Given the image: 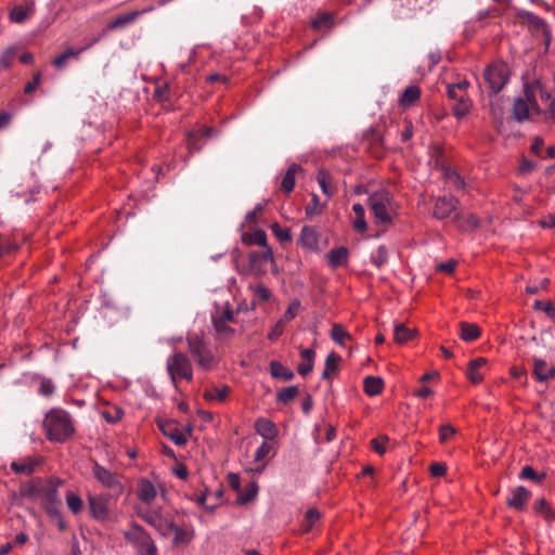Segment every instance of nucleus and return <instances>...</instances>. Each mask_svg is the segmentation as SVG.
Segmentation results:
<instances>
[{"mask_svg": "<svg viewBox=\"0 0 555 555\" xmlns=\"http://www.w3.org/2000/svg\"><path fill=\"white\" fill-rule=\"evenodd\" d=\"M383 388L384 382L378 376L370 375L366 376L363 380V390L370 397L379 395L383 391Z\"/></svg>", "mask_w": 555, "mask_h": 555, "instance_id": "31", "label": "nucleus"}, {"mask_svg": "<svg viewBox=\"0 0 555 555\" xmlns=\"http://www.w3.org/2000/svg\"><path fill=\"white\" fill-rule=\"evenodd\" d=\"M16 57V49L15 48H8L3 51V53L0 55V72L8 69L13 64L14 60Z\"/></svg>", "mask_w": 555, "mask_h": 555, "instance_id": "51", "label": "nucleus"}, {"mask_svg": "<svg viewBox=\"0 0 555 555\" xmlns=\"http://www.w3.org/2000/svg\"><path fill=\"white\" fill-rule=\"evenodd\" d=\"M519 477L541 483L545 478V474H538L531 466L526 465L521 468Z\"/></svg>", "mask_w": 555, "mask_h": 555, "instance_id": "52", "label": "nucleus"}, {"mask_svg": "<svg viewBox=\"0 0 555 555\" xmlns=\"http://www.w3.org/2000/svg\"><path fill=\"white\" fill-rule=\"evenodd\" d=\"M230 391L231 388L224 385L222 387H212L210 389H206L203 396L207 401L223 402L228 398Z\"/></svg>", "mask_w": 555, "mask_h": 555, "instance_id": "33", "label": "nucleus"}, {"mask_svg": "<svg viewBox=\"0 0 555 555\" xmlns=\"http://www.w3.org/2000/svg\"><path fill=\"white\" fill-rule=\"evenodd\" d=\"M124 537L127 542L134 546L138 555H158L157 546L143 527L133 525L130 530L124 533Z\"/></svg>", "mask_w": 555, "mask_h": 555, "instance_id": "5", "label": "nucleus"}, {"mask_svg": "<svg viewBox=\"0 0 555 555\" xmlns=\"http://www.w3.org/2000/svg\"><path fill=\"white\" fill-rule=\"evenodd\" d=\"M352 211L354 214V219L352 220L353 229L361 233L364 232L367 229L364 207L360 203H356L352 205Z\"/></svg>", "mask_w": 555, "mask_h": 555, "instance_id": "34", "label": "nucleus"}, {"mask_svg": "<svg viewBox=\"0 0 555 555\" xmlns=\"http://www.w3.org/2000/svg\"><path fill=\"white\" fill-rule=\"evenodd\" d=\"M509 69L505 63H493L483 73L485 88L490 94L499 93L507 83Z\"/></svg>", "mask_w": 555, "mask_h": 555, "instance_id": "7", "label": "nucleus"}, {"mask_svg": "<svg viewBox=\"0 0 555 555\" xmlns=\"http://www.w3.org/2000/svg\"><path fill=\"white\" fill-rule=\"evenodd\" d=\"M333 16L330 13H318L314 20L311 23L313 29H322V28H332L333 27Z\"/></svg>", "mask_w": 555, "mask_h": 555, "instance_id": "49", "label": "nucleus"}, {"mask_svg": "<svg viewBox=\"0 0 555 555\" xmlns=\"http://www.w3.org/2000/svg\"><path fill=\"white\" fill-rule=\"evenodd\" d=\"M317 181L327 198H331L335 195L336 188L333 185V179L330 172L324 169H320L317 175Z\"/></svg>", "mask_w": 555, "mask_h": 555, "instance_id": "27", "label": "nucleus"}, {"mask_svg": "<svg viewBox=\"0 0 555 555\" xmlns=\"http://www.w3.org/2000/svg\"><path fill=\"white\" fill-rule=\"evenodd\" d=\"M456 220L459 228L463 231H470L478 228L479 225V219L473 214H468L462 217L456 215Z\"/></svg>", "mask_w": 555, "mask_h": 555, "instance_id": "45", "label": "nucleus"}, {"mask_svg": "<svg viewBox=\"0 0 555 555\" xmlns=\"http://www.w3.org/2000/svg\"><path fill=\"white\" fill-rule=\"evenodd\" d=\"M299 393V389L297 386H288L276 393V401L280 403L287 404L293 401Z\"/></svg>", "mask_w": 555, "mask_h": 555, "instance_id": "47", "label": "nucleus"}, {"mask_svg": "<svg viewBox=\"0 0 555 555\" xmlns=\"http://www.w3.org/2000/svg\"><path fill=\"white\" fill-rule=\"evenodd\" d=\"M243 242L249 245H258L264 248L269 247L267 245V234L263 230H257L250 234H245L243 237Z\"/></svg>", "mask_w": 555, "mask_h": 555, "instance_id": "42", "label": "nucleus"}, {"mask_svg": "<svg viewBox=\"0 0 555 555\" xmlns=\"http://www.w3.org/2000/svg\"><path fill=\"white\" fill-rule=\"evenodd\" d=\"M42 463L41 457L37 456H25L17 461H13L10 464L12 472L18 475L29 476L35 473L38 466Z\"/></svg>", "mask_w": 555, "mask_h": 555, "instance_id": "16", "label": "nucleus"}, {"mask_svg": "<svg viewBox=\"0 0 555 555\" xmlns=\"http://www.w3.org/2000/svg\"><path fill=\"white\" fill-rule=\"evenodd\" d=\"M186 340L190 353L201 369L209 371L218 364V359L202 336L192 334L188 336Z\"/></svg>", "mask_w": 555, "mask_h": 555, "instance_id": "3", "label": "nucleus"}, {"mask_svg": "<svg viewBox=\"0 0 555 555\" xmlns=\"http://www.w3.org/2000/svg\"><path fill=\"white\" fill-rule=\"evenodd\" d=\"M371 261L377 268L383 267L388 261V250L385 246H379L371 256Z\"/></svg>", "mask_w": 555, "mask_h": 555, "instance_id": "53", "label": "nucleus"}, {"mask_svg": "<svg viewBox=\"0 0 555 555\" xmlns=\"http://www.w3.org/2000/svg\"><path fill=\"white\" fill-rule=\"evenodd\" d=\"M21 494L27 498H35L41 501L42 507L48 515H56L61 509L62 501L59 495V489L52 481L41 482L40 480L22 488Z\"/></svg>", "mask_w": 555, "mask_h": 555, "instance_id": "2", "label": "nucleus"}, {"mask_svg": "<svg viewBox=\"0 0 555 555\" xmlns=\"http://www.w3.org/2000/svg\"><path fill=\"white\" fill-rule=\"evenodd\" d=\"M66 504L68 509L74 514L78 515L83 509V501L79 494L68 491L65 495Z\"/></svg>", "mask_w": 555, "mask_h": 555, "instance_id": "41", "label": "nucleus"}, {"mask_svg": "<svg viewBox=\"0 0 555 555\" xmlns=\"http://www.w3.org/2000/svg\"><path fill=\"white\" fill-rule=\"evenodd\" d=\"M301 171H302V168H301V166H300V165H298V164H292V165L287 168V170H286V172H285V175H284V177H283V179H282V181H281V190H282L285 194H289V193L294 190V188H295L296 175H297L298 172H301Z\"/></svg>", "mask_w": 555, "mask_h": 555, "instance_id": "24", "label": "nucleus"}, {"mask_svg": "<svg viewBox=\"0 0 555 555\" xmlns=\"http://www.w3.org/2000/svg\"><path fill=\"white\" fill-rule=\"evenodd\" d=\"M421 93L420 87L415 85L406 87L399 99L400 105L404 108L413 106L420 100Z\"/></svg>", "mask_w": 555, "mask_h": 555, "instance_id": "26", "label": "nucleus"}, {"mask_svg": "<svg viewBox=\"0 0 555 555\" xmlns=\"http://www.w3.org/2000/svg\"><path fill=\"white\" fill-rule=\"evenodd\" d=\"M258 493V486L256 482L248 483L243 490L238 491L236 503L245 505L253 501Z\"/></svg>", "mask_w": 555, "mask_h": 555, "instance_id": "35", "label": "nucleus"}, {"mask_svg": "<svg viewBox=\"0 0 555 555\" xmlns=\"http://www.w3.org/2000/svg\"><path fill=\"white\" fill-rule=\"evenodd\" d=\"M331 338L336 344L344 347L347 341L351 340V335L341 324L335 323L331 328Z\"/></svg>", "mask_w": 555, "mask_h": 555, "instance_id": "37", "label": "nucleus"}, {"mask_svg": "<svg viewBox=\"0 0 555 555\" xmlns=\"http://www.w3.org/2000/svg\"><path fill=\"white\" fill-rule=\"evenodd\" d=\"M348 249L344 246L333 248L327 254V260L331 268L336 269L348 263Z\"/></svg>", "mask_w": 555, "mask_h": 555, "instance_id": "25", "label": "nucleus"}, {"mask_svg": "<svg viewBox=\"0 0 555 555\" xmlns=\"http://www.w3.org/2000/svg\"><path fill=\"white\" fill-rule=\"evenodd\" d=\"M533 308L543 310L551 319L555 320V305L551 301L535 300Z\"/></svg>", "mask_w": 555, "mask_h": 555, "instance_id": "58", "label": "nucleus"}, {"mask_svg": "<svg viewBox=\"0 0 555 555\" xmlns=\"http://www.w3.org/2000/svg\"><path fill=\"white\" fill-rule=\"evenodd\" d=\"M487 360L485 358H476L468 363L466 376L473 384H479L483 379L482 369L486 367Z\"/></svg>", "mask_w": 555, "mask_h": 555, "instance_id": "23", "label": "nucleus"}, {"mask_svg": "<svg viewBox=\"0 0 555 555\" xmlns=\"http://www.w3.org/2000/svg\"><path fill=\"white\" fill-rule=\"evenodd\" d=\"M299 307H300L299 301L292 302L283 315V319H282L283 322L286 323V322L292 321L297 315Z\"/></svg>", "mask_w": 555, "mask_h": 555, "instance_id": "62", "label": "nucleus"}, {"mask_svg": "<svg viewBox=\"0 0 555 555\" xmlns=\"http://www.w3.org/2000/svg\"><path fill=\"white\" fill-rule=\"evenodd\" d=\"M269 262H273V253L270 247L261 251H251L249 254L250 269L257 274L264 273Z\"/></svg>", "mask_w": 555, "mask_h": 555, "instance_id": "15", "label": "nucleus"}, {"mask_svg": "<svg viewBox=\"0 0 555 555\" xmlns=\"http://www.w3.org/2000/svg\"><path fill=\"white\" fill-rule=\"evenodd\" d=\"M389 441V438L386 435H380L377 438L371 440L372 449L378 453L384 454L386 452V446Z\"/></svg>", "mask_w": 555, "mask_h": 555, "instance_id": "56", "label": "nucleus"}, {"mask_svg": "<svg viewBox=\"0 0 555 555\" xmlns=\"http://www.w3.org/2000/svg\"><path fill=\"white\" fill-rule=\"evenodd\" d=\"M166 369L175 386L180 380L191 382L193 379V369L188 356L181 351H176L167 358Z\"/></svg>", "mask_w": 555, "mask_h": 555, "instance_id": "4", "label": "nucleus"}, {"mask_svg": "<svg viewBox=\"0 0 555 555\" xmlns=\"http://www.w3.org/2000/svg\"><path fill=\"white\" fill-rule=\"evenodd\" d=\"M271 231L281 243H289L292 241L291 230L288 228H282L278 222L271 225Z\"/></svg>", "mask_w": 555, "mask_h": 555, "instance_id": "54", "label": "nucleus"}, {"mask_svg": "<svg viewBox=\"0 0 555 555\" xmlns=\"http://www.w3.org/2000/svg\"><path fill=\"white\" fill-rule=\"evenodd\" d=\"M459 201L454 196H441L437 198L434 205V217L437 219H446L455 211Z\"/></svg>", "mask_w": 555, "mask_h": 555, "instance_id": "18", "label": "nucleus"}, {"mask_svg": "<svg viewBox=\"0 0 555 555\" xmlns=\"http://www.w3.org/2000/svg\"><path fill=\"white\" fill-rule=\"evenodd\" d=\"M300 356L302 362L299 363L297 371L301 376H306L313 370L315 352L311 348H306L301 350Z\"/></svg>", "mask_w": 555, "mask_h": 555, "instance_id": "28", "label": "nucleus"}, {"mask_svg": "<svg viewBox=\"0 0 555 555\" xmlns=\"http://www.w3.org/2000/svg\"><path fill=\"white\" fill-rule=\"evenodd\" d=\"M43 429L49 441L63 443L74 436L75 424L67 411L54 408L46 414Z\"/></svg>", "mask_w": 555, "mask_h": 555, "instance_id": "1", "label": "nucleus"}, {"mask_svg": "<svg viewBox=\"0 0 555 555\" xmlns=\"http://www.w3.org/2000/svg\"><path fill=\"white\" fill-rule=\"evenodd\" d=\"M34 13V3L14 7L9 14L10 21L13 23H23Z\"/></svg>", "mask_w": 555, "mask_h": 555, "instance_id": "30", "label": "nucleus"}, {"mask_svg": "<svg viewBox=\"0 0 555 555\" xmlns=\"http://www.w3.org/2000/svg\"><path fill=\"white\" fill-rule=\"evenodd\" d=\"M472 107V102L468 96L461 98V100L455 101V104L452 107L453 114L456 118L461 119L465 117Z\"/></svg>", "mask_w": 555, "mask_h": 555, "instance_id": "46", "label": "nucleus"}, {"mask_svg": "<svg viewBox=\"0 0 555 555\" xmlns=\"http://www.w3.org/2000/svg\"><path fill=\"white\" fill-rule=\"evenodd\" d=\"M480 336L478 325L474 323H461V338L465 341H474Z\"/></svg>", "mask_w": 555, "mask_h": 555, "instance_id": "39", "label": "nucleus"}, {"mask_svg": "<svg viewBox=\"0 0 555 555\" xmlns=\"http://www.w3.org/2000/svg\"><path fill=\"white\" fill-rule=\"evenodd\" d=\"M526 101L534 106H539V100L547 102L550 94L544 90L540 80H532L531 82L526 81L524 83V96Z\"/></svg>", "mask_w": 555, "mask_h": 555, "instance_id": "12", "label": "nucleus"}, {"mask_svg": "<svg viewBox=\"0 0 555 555\" xmlns=\"http://www.w3.org/2000/svg\"><path fill=\"white\" fill-rule=\"evenodd\" d=\"M92 474L95 480L105 489L109 490L116 498L120 496L125 490L122 476L117 472L111 470L105 466L94 462Z\"/></svg>", "mask_w": 555, "mask_h": 555, "instance_id": "6", "label": "nucleus"}, {"mask_svg": "<svg viewBox=\"0 0 555 555\" xmlns=\"http://www.w3.org/2000/svg\"><path fill=\"white\" fill-rule=\"evenodd\" d=\"M533 509L537 514L542 515L546 520L555 519V512L551 508L544 498L535 501Z\"/></svg>", "mask_w": 555, "mask_h": 555, "instance_id": "44", "label": "nucleus"}, {"mask_svg": "<svg viewBox=\"0 0 555 555\" xmlns=\"http://www.w3.org/2000/svg\"><path fill=\"white\" fill-rule=\"evenodd\" d=\"M156 495L157 491L152 481L146 478H141L138 481L137 496L141 502L151 504L155 500Z\"/></svg>", "mask_w": 555, "mask_h": 555, "instance_id": "21", "label": "nucleus"}, {"mask_svg": "<svg viewBox=\"0 0 555 555\" xmlns=\"http://www.w3.org/2000/svg\"><path fill=\"white\" fill-rule=\"evenodd\" d=\"M231 322H234V312L229 308L212 315V325L218 339H229L232 337L234 330L229 326Z\"/></svg>", "mask_w": 555, "mask_h": 555, "instance_id": "11", "label": "nucleus"}, {"mask_svg": "<svg viewBox=\"0 0 555 555\" xmlns=\"http://www.w3.org/2000/svg\"><path fill=\"white\" fill-rule=\"evenodd\" d=\"M41 82V73L34 74L33 79L25 85L24 92L31 93Z\"/></svg>", "mask_w": 555, "mask_h": 555, "instance_id": "64", "label": "nucleus"}, {"mask_svg": "<svg viewBox=\"0 0 555 555\" xmlns=\"http://www.w3.org/2000/svg\"><path fill=\"white\" fill-rule=\"evenodd\" d=\"M531 498V492L522 486L513 488L506 499L507 507L515 511H524Z\"/></svg>", "mask_w": 555, "mask_h": 555, "instance_id": "14", "label": "nucleus"}, {"mask_svg": "<svg viewBox=\"0 0 555 555\" xmlns=\"http://www.w3.org/2000/svg\"><path fill=\"white\" fill-rule=\"evenodd\" d=\"M254 297L260 301H267L271 297V292L263 284H258L254 288Z\"/></svg>", "mask_w": 555, "mask_h": 555, "instance_id": "60", "label": "nucleus"}, {"mask_svg": "<svg viewBox=\"0 0 555 555\" xmlns=\"http://www.w3.org/2000/svg\"><path fill=\"white\" fill-rule=\"evenodd\" d=\"M270 373L273 378L285 382L292 380L295 376L294 372L279 361L270 362Z\"/></svg>", "mask_w": 555, "mask_h": 555, "instance_id": "32", "label": "nucleus"}, {"mask_svg": "<svg viewBox=\"0 0 555 555\" xmlns=\"http://www.w3.org/2000/svg\"><path fill=\"white\" fill-rule=\"evenodd\" d=\"M255 430L267 440H273L278 436L276 425L266 417H259L256 420Z\"/></svg>", "mask_w": 555, "mask_h": 555, "instance_id": "22", "label": "nucleus"}, {"mask_svg": "<svg viewBox=\"0 0 555 555\" xmlns=\"http://www.w3.org/2000/svg\"><path fill=\"white\" fill-rule=\"evenodd\" d=\"M415 331L412 328L406 327L404 324H397L393 330V340L402 345L409 340H411L414 335Z\"/></svg>", "mask_w": 555, "mask_h": 555, "instance_id": "36", "label": "nucleus"}, {"mask_svg": "<svg viewBox=\"0 0 555 555\" xmlns=\"http://www.w3.org/2000/svg\"><path fill=\"white\" fill-rule=\"evenodd\" d=\"M366 139L369 140L372 146L382 147L383 146V137L378 130L372 129L367 134Z\"/></svg>", "mask_w": 555, "mask_h": 555, "instance_id": "63", "label": "nucleus"}, {"mask_svg": "<svg viewBox=\"0 0 555 555\" xmlns=\"http://www.w3.org/2000/svg\"><path fill=\"white\" fill-rule=\"evenodd\" d=\"M532 373L538 382H546L555 376V367L541 358H534Z\"/></svg>", "mask_w": 555, "mask_h": 555, "instance_id": "20", "label": "nucleus"}, {"mask_svg": "<svg viewBox=\"0 0 555 555\" xmlns=\"http://www.w3.org/2000/svg\"><path fill=\"white\" fill-rule=\"evenodd\" d=\"M157 426L162 434L178 447L186 444L193 429L191 424L181 427L175 420L157 421Z\"/></svg>", "mask_w": 555, "mask_h": 555, "instance_id": "9", "label": "nucleus"}, {"mask_svg": "<svg viewBox=\"0 0 555 555\" xmlns=\"http://www.w3.org/2000/svg\"><path fill=\"white\" fill-rule=\"evenodd\" d=\"M392 195L387 190H378L369 196V206L377 223L387 224L391 222L390 205Z\"/></svg>", "mask_w": 555, "mask_h": 555, "instance_id": "8", "label": "nucleus"}, {"mask_svg": "<svg viewBox=\"0 0 555 555\" xmlns=\"http://www.w3.org/2000/svg\"><path fill=\"white\" fill-rule=\"evenodd\" d=\"M272 450V446L267 442V441H263L256 450L255 454H254V460L256 462H260V461H263L268 455L269 453L271 452Z\"/></svg>", "mask_w": 555, "mask_h": 555, "instance_id": "59", "label": "nucleus"}, {"mask_svg": "<svg viewBox=\"0 0 555 555\" xmlns=\"http://www.w3.org/2000/svg\"><path fill=\"white\" fill-rule=\"evenodd\" d=\"M540 106H534V104H530L522 96H518L514 101L513 105V116L514 118L521 122L530 117L532 114H540Z\"/></svg>", "mask_w": 555, "mask_h": 555, "instance_id": "17", "label": "nucleus"}, {"mask_svg": "<svg viewBox=\"0 0 555 555\" xmlns=\"http://www.w3.org/2000/svg\"><path fill=\"white\" fill-rule=\"evenodd\" d=\"M340 357L335 352H331L325 359V365L322 373L323 378H330V376L338 371Z\"/></svg>", "mask_w": 555, "mask_h": 555, "instance_id": "40", "label": "nucleus"}, {"mask_svg": "<svg viewBox=\"0 0 555 555\" xmlns=\"http://www.w3.org/2000/svg\"><path fill=\"white\" fill-rule=\"evenodd\" d=\"M102 417L109 424H115L124 417V411L117 405L108 406L102 411Z\"/></svg>", "mask_w": 555, "mask_h": 555, "instance_id": "48", "label": "nucleus"}, {"mask_svg": "<svg viewBox=\"0 0 555 555\" xmlns=\"http://www.w3.org/2000/svg\"><path fill=\"white\" fill-rule=\"evenodd\" d=\"M320 234L314 227L304 225L301 228L298 244L307 250L317 251L319 249Z\"/></svg>", "mask_w": 555, "mask_h": 555, "instance_id": "19", "label": "nucleus"}, {"mask_svg": "<svg viewBox=\"0 0 555 555\" xmlns=\"http://www.w3.org/2000/svg\"><path fill=\"white\" fill-rule=\"evenodd\" d=\"M55 385L50 378H42L40 380L38 392L43 397H51L54 393Z\"/></svg>", "mask_w": 555, "mask_h": 555, "instance_id": "57", "label": "nucleus"}, {"mask_svg": "<svg viewBox=\"0 0 555 555\" xmlns=\"http://www.w3.org/2000/svg\"><path fill=\"white\" fill-rule=\"evenodd\" d=\"M108 493H89L87 496L89 515L96 521H105L111 516Z\"/></svg>", "mask_w": 555, "mask_h": 555, "instance_id": "10", "label": "nucleus"}, {"mask_svg": "<svg viewBox=\"0 0 555 555\" xmlns=\"http://www.w3.org/2000/svg\"><path fill=\"white\" fill-rule=\"evenodd\" d=\"M163 537H169L175 528V522L171 518L159 514L154 527Z\"/></svg>", "mask_w": 555, "mask_h": 555, "instance_id": "38", "label": "nucleus"}, {"mask_svg": "<svg viewBox=\"0 0 555 555\" xmlns=\"http://www.w3.org/2000/svg\"><path fill=\"white\" fill-rule=\"evenodd\" d=\"M172 533H175L172 539V545L175 546L186 545L194 538V530L192 528L179 527L177 525H175Z\"/></svg>", "mask_w": 555, "mask_h": 555, "instance_id": "29", "label": "nucleus"}, {"mask_svg": "<svg viewBox=\"0 0 555 555\" xmlns=\"http://www.w3.org/2000/svg\"><path fill=\"white\" fill-rule=\"evenodd\" d=\"M456 434V429L450 424H443L439 427V442L446 443Z\"/></svg>", "mask_w": 555, "mask_h": 555, "instance_id": "55", "label": "nucleus"}, {"mask_svg": "<svg viewBox=\"0 0 555 555\" xmlns=\"http://www.w3.org/2000/svg\"><path fill=\"white\" fill-rule=\"evenodd\" d=\"M325 205L321 204L317 194H312L310 203L306 206L305 212L308 217L319 216L323 212Z\"/></svg>", "mask_w": 555, "mask_h": 555, "instance_id": "50", "label": "nucleus"}, {"mask_svg": "<svg viewBox=\"0 0 555 555\" xmlns=\"http://www.w3.org/2000/svg\"><path fill=\"white\" fill-rule=\"evenodd\" d=\"M139 15V12H129V13H126V14H122V15H119L117 16L115 20H113L109 24H108V28L109 29H117V28H122L129 24H131L132 22L135 21V18L138 17Z\"/></svg>", "mask_w": 555, "mask_h": 555, "instance_id": "43", "label": "nucleus"}, {"mask_svg": "<svg viewBox=\"0 0 555 555\" xmlns=\"http://www.w3.org/2000/svg\"><path fill=\"white\" fill-rule=\"evenodd\" d=\"M159 514H160V512H158V511H150L149 509V511H145V512H140L139 516L145 522H147L150 526H152L154 528Z\"/></svg>", "mask_w": 555, "mask_h": 555, "instance_id": "61", "label": "nucleus"}, {"mask_svg": "<svg viewBox=\"0 0 555 555\" xmlns=\"http://www.w3.org/2000/svg\"><path fill=\"white\" fill-rule=\"evenodd\" d=\"M98 41H99V39L96 38V39L92 40L91 42L87 43L85 47H80V48L68 47V48H66L64 52H62L60 55H57L56 57L53 59L52 65L59 70L63 69L69 60L78 61L80 59L81 53L85 52L86 50H88L89 48H91L92 44Z\"/></svg>", "mask_w": 555, "mask_h": 555, "instance_id": "13", "label": "nucleus"}]
</instances>
